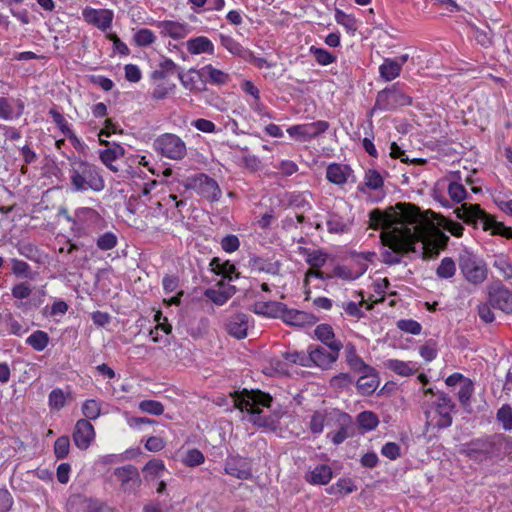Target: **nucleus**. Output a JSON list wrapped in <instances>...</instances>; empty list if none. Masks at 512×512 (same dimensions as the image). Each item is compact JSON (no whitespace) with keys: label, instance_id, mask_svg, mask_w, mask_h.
<instances>
[{"label":"nucleus","instance_id":"a211bd4d","mask_svg":"<svg viewBox=\"0 0 512 512\" xmlns=\"http://www.w3.org/2000/svg\"><path fill=\"white\" fill-rule=\"evenodd\" d=\"M115 476L121 482L124 491H134L141 484L139 472L137 468L132 465L117 468L115 470Z\"/></svg>","mask_w":512,"mask_h":512},{"label":"nucleus","instance_id":"8fccbe9b","mask_svg":"<svg viewBox=\"0 0 512 512\" xmlns=\"http://www.w3.org/2000/svg\"><path fill=\"white\" fill-rule=\"evenodd\" d=\"M474 386L471 380L466 379L463 381V383L460 386V389L458 391V399L461 403V405L466 408L469 406L470 398L473 394Z\"/></svg>","mask_w":512,"mask_h":512},{"label":"nucleus","instance_id":"423d86ee","mask_svg":"<svg viewBox=\"0 0 512 512\" xmlns=\"http://www.w3.org/2000/svg\"><path fill=\"white\" fill-rule=\"evenodd\" d=\"M69 180L74 192L88 190L100 192L105 187L104 179L98 168L87 161L76 158L70 162Z\"/></svg>","mask_w":512,"mask_h":512},{"label":"nucleus","instance_id":"13d9d810","mask_svg":"<svg viewBox=\"0 0 512 512\" xmlns=\"http://www.w3.org/2000/svg\"><path fill=\"white\" fill-rule=\"evenodd\" d=\"M448 193L450 198L457 203L462 202L467 197L466 189L462 184L457 182H451L449 184Z\"/></svg>","mask_w":512,"mask_h":512},{"label":"nucleus","instance_id":"f8f14e48","mask_svg":"<svg viewBox=\"0 0 512 512\" xmlns=\"http://www.w3.org/2000/svg\"><path fill=\"white\" fill-rule=\"evenodd\" d=\"M329 128V123L324 120H318L311 123H305L300 125H294L287 129L288 134L301 142L310 141Z\"/></svg>","mask_w":512,"mask_h":512},{"label":"nucleus","instance_id":"c756f323","mask_svg":"<svg viewBox=\"0 0 512 512\" xmlns=\"http://www.w3.org/2000/svg\"><path fill=\"white\" fill-rule=\"evenodd\" d=\"M401 72V63L398 60L386 58L379 67L380 76L385 81H391L399 76Z\"/></svg>","mask_w":512,"mask_h":512},{"label":"nucleus","instance_id":"6ab92c4d","mask_svg":"<svg viewBox=\"0 0 512 512\" xmlns=\"http://www.w3.org/2000/svg\"><path fill=\"white\" fill-rule=\"evenodd\" d=\"M226 331L236 339H244L248 330V315L237 313L232 315L225 324Z\"/></svg>","mask_w":512,"mask_h":512},{"label":"nucleus","instance_id":"69168bd1","mask_svg":"<svg viewBox=\"0 0 512 512\" xmlns=\"http://www.w3.org/2000/svg\"><path fill=\"white\" fill-rule=\"evenodd\" d=\"M497 418L502 423L504 429H512V409L509 405H503L497 412Z\"/></svg>","mask_w":512,"mask_h":512},{"label":"nucleus","instance_id":"5701e85b","mask_svg":"<svg viewBox=\"0 0 512 512\" xmlns=\"http://www.w3.org/2000/svg\"><path fill=\"white\" fill-rule=\"evenodd\" d=\"M161 29V34L169 36L173 39H182L189 33V27L186 23H179L175 21H162L158 24Z\"/></svg>","mask_w":512,"mask_h":512},{"label":"nucleus","instance_id":"393cba45","mask_svg":"<svg viewBox=\"0 0 512 512\" xmlns=\"http://www.w3.org/2000/svg\"><path fill=\"white\" fill-rule=\"evenodd\" d=\"M187 50L192 55L202 53L214 54V45L211 40L205 36L191 38L186 42Z\"/></svg>","mask_w":512,"mask_h":512},{"label":"nucleus","instance_id":"cd10ccee","mask_svg":"<svg viewBox=\"0 0 512 512\" xmlns=\"http://www.w3.org/2000/svg\"><path fill=\"white\" fill-rule=\"evenodd\" d=\"M203 77V71L196 70L194 68H191L188 73H183L182 70L178 71V78L181 81V84L191 91L193 90H200V88L197 86L198 82H202Z\"/></svg>","mask_w":512,"mask_h":512},{"label":"nucleus","instance_id":"de8ad7c7","mask_svg":"<svg viewBox=\"0 0 512 512\" xmlns=\"http://www.w3.org/2000/svg\"><path fill=\"white\" fill-rule=\"evenodd\" d=\"M155 40H156V36L150 29H147V28L139 29L134 34V41H135L136 45L139 47L149 46V45L153 44L155 42Z\"/></svg>","mask_w":512,"mask_h":512},{"label":"nucleus","instance_id":"2eb2a0df","mask_svg":"<svg viewBox=\"0 0 512 512\" xmlns=\"http://www.w3.org/2000/svg\"><path fill=\"white\" fill-rule=\"evenodd\" d=\"M84 20L100 30L106 31L111 27L113 21V11L109 9H94L86 7L82 12Z\"/></svg>","mask_w":512,"mask_h":512},{"label":"nucleus","instance_id":"20e7f679","mask_svg":"<svg viewBox=\"0 0 512 512\" xmlns=\"http://www.w3.org/2000/svg\"><path fill=\"white\" fill-rule=\"evenodd\" d=\"M233 407L250 413V421L259 427H270L271 417L262 415V407H270L272 396L260 390L235 391L231 393Z\"/></svg>","mask_w":512,"mask_h":512},{"label":"nucleus","instance_id":"1a4fd4ad","mask_svg":"<svg viewBox=\"0 0 512 512\" xmlns=\"http://www.w3.org/2000/svg\"><path fill=\"white\" fill-rule=\"evenodd\" d=\"M459 268L464 278L472 284H481L487 278V265L478 256L468 250L459 254Z\"/></svg>","mask_w":512,"mask_h":512},{"label":"nucleus","instance_id":"052dcab7","mask_svg":"<svg viewBox=\"0 0 512 512\" xmlns=\"http://www.w3.org/2000/svg\"><path fill=\"white\" fill-rule=\"evenodd\" d=\"M96 244L100 250H110L117 245V237L112 232H106L97 239Z\"/></svg>","mask_w":512,"mask_h":512},{"label":"nucleus","instance_id":"603ef678","mask_svg":"<svg viewBox=\"0 0 512 512\" xmlns=\"http://www.w3.org/2000/svg\"><path fill=\"white\" fill-rule=\"evenodd\" d=\"M83 415L90 420H95L100 415V404L94 399L86 400L82 405Z\"/></svg>","mask_w":512,"mask_h":512},{"label":"nucleus","instance_id":"f704fd0d","mask_svg":"<svg viewBox=\"0 0 512 512\" xmlns=\"http://www.w3.org/2000/svg\"><path fill=\"white\" fill-rule=\"evenodd\" d=\"M49 335L42 331H34L27 339L26 344L30 345L36 351H43L49 344Z\"/></svg>","mask_w":512,"mask_h":512},{"label":"nucleus","instance_id":"6e6552de","mask_svg":"<svg viewBox=\"0 0 512 512\" xmlns=\"http://www.w3.org/2000/svg\"><path fill=\"white\" fill-rule=\"evenodd\" d=\"M411 102V97L402 91L398 83H395L377 93L371 112L393 111L399 107L410 105Z\"/></svg>","mask_w":512,"mask_h":512},{"label":"nucleus","instance_id":"39448f33","mask_svg":"<svg viewBox=\"0 0 512 512\" xmlns=\"http://www.w3.org/2000/svg\"><path fill=\"white\" fill-rule=\"evenodd\" d=\"M424 396L431 395L434 400H425V416L427 424L438 428H446L452 424V413L455 412V403L444 392H435L432 388L423 389Z\"/></svg>","mask_w":512,"mask_h":512},{"label":"nucleus","instance_id":"4d7b16f0","mask_svg":"<svg viewBox=\"0 0 512 512\" xmlns=\"http://www.w3.org/2000/svg\"><path fill=\"white\" fill-rule=\"evenodd\" d=\"M493 266L499 270L505 279L512 278V265L503 255L497 256L493 262Z\"/></svg>","mask_w":512,"mask_h":512},{"label":"nucleus","instance_id":"e2e57ef3","mask_svg":"<svg viewBox=\"0 0 512 512\" xmlns=\"http://www.w3.org/2000/svg\"><path fill=\"white\" fill-rule=\"evenodd\" d=\"M363 304L364 300L362 299L359 303L353 301L342 303L341 307L349 316L360 319L363 318L365 315L364 312L361 310Z\"/></svg>","mask_w":512,"mask_h":512},{"label":"nucleus","instance_id":"4468645a","mask_svg":"<svg viewBox=\"0 0 512 512\" xmlns=\"http://www.w3.org/2000/svg\"><path fill=\"white\" fill-rule=\"evenodd\" d=\"M488 302L493 308L512 313V291L500 282L488 287Z\"/></svg>","mask_w":512,"mask_h":512},{"label":"nucleus","instance_id":"e433bc0d","mask_svg":"<svg viewBox=\"0 0 512 512\" xmlns=\"http://www.w3.org/2000/svg\"><path fill=\"white\" fill-rule=\"evenodd\" d=\"M220 42L230 53L247 58L248 50L245 49L240 43L234 40L231 36L220 35Z\"/></svg>","mask_w":512,"mask_h":512},{"label":"nucleus","instance_id":"c03bdc74","mask_svg":"<svg viewBox=\"0 0 512 512\" xmlns=\"http://www.w3.org/2000/svg\"><path fill=\"white\" fill-rule=\"evenodd\" d=\"M49 114L53 118V121L58 126L62 134L68 138H72L74 136L73 131L70 129L68 122L64 118V116L56 109L51 108L49 110Z\"/></svg>","mask_w":512,"mask_h":512},{"label":"nucleus","instance_id":"bb28decb","mask_svg":"<svg viewBox=\"0 0 512 512\" xmlns=\"http://www.w3.org/2000/svg\"><path fill=\"white\" fill-rule=\"evenodd\" d=\"M210 266L214 273L221 275L223 278H226L229 281L233 279V274L236 278L239 277V273L236 271L235 265L232 264L229 260L221 262L218 257H214L210 262Z\"/></svg>","mask_w":512,"mask_h":512},{"label":"nucleus","instance_id":"37998d69","mask_svg":"<svg viewBox=\"0 0 512 512\" xmlns=\"http://www.w3.org/2000/svg\"><path fill=\"white\" fill-rule=\"evenodd\" d=\"M306 254V262L313 268H321L327 261V254L322 250L310 251L304 248Z\"/></svg>","mask_w":512,"mask_h":512},{"label":"nucleus","instance_id":"338daca9","mask_svg":"<svg viewBox=\"0 0 512 512\" xmlns=\"http://www.w3.org/2000/svg\"><path fill=\"white\" fill-rule=\"evenodd\" d=\"M419 353L421 357L428 362L434 360L437 356L436 342L433 340H428L424 345L420 347Z\"/></svg>","mask_w":512,"mask_h":512},{"label":"nucleus","instance_id":"79ce46f5","mask_svg":"<svg viewBox=\"0 0 512 512\" xmlns=\"http://www.w3.org/2000/svg\"><path fill=\"white\" fill-rule=\"evenodd\" d=\"M165 472V467L162 461H150L143 469L145 479L161 478Z\"/></svg>","mask_w":512,"mask_h":512},{"label":"nucleus","instance_id":"a878e982","mask_svg":"<svg viewBox=\"0 0 512 512\" xmlns=\"http://www.w3.org/2000/svg\"><path fill=\"white\" fill-rule=\"evenodd\" d=\"M332 478V470L326 464L317 465L306 475V480L313 485H325Z\"/></svg>","mask_w":512,"mask_h":512},{"label":"nucleus","instance_id":"dca6fc26","mask_svg":"<svg viewBox=\"0 0 512 512\" xmlns=\"http://www.w3.org/2000/svg\"><path fill=\"white\" fill-rule=\"evenodd\" d=\"M281 320L290 326L304 327L315 324L318 321V318L312 313L297 309H289L285 304Z\"/></svg>","mask_w":512,"mask_h":512},{"label":"nucleus","instance_id":"3c124183","mask_svg":"<svg viewBox=\"0 0 512 512\" xmlns=\"http://www.w3.org/2000/svg\"><path fill=\"white\" fill-rule=\"evenodd\" d=\"M365 185L372 190L380 189L383 184V178L377 170L369 169L365 173Z\"/></svg>","mask_w":512,"mask_h":512},{"label":"nucleus","instance_id":"f257e3e1","mask_svg":"<svg viewBox=\"0 0 512 512\" xmlns=\"http://www.w3.org/2000/svg\"><path fill=\"white\" fill-rule=\"evenodd\" d=\"M412 225H414V230L410 227L397 228L382 233L381 243L386 247L381 252L383 263L387 265L399 264L402 256L410 252H415V244L418 241L423 242L422 257L424 259H434L438 257L440 251L427 240L429 228L433 227V223L422 213L421 220Z\"/></svg>","mask_w":512,"mask_h":512},{"label":"nucleus","instance_id":"a18cd8bd","mask_svg":"<svg viewBox=\"0 0 512 512\" xmlns=\"http://www.w3.org/2000/svg\"><path fill=\"white\" fill-rule=\"evenodd\" d=\"M335 21L344 26L347 31L354 32L357 30L356 19L338 8L335 9Z\"/></svg>","mask_w":512,"mask_h":512},{"label":"nucleus","instance_id":"0e129e2a","mask_svg":"<svg viewBox=\"0 0 512 512\" xmlns=\"http://www.w3.org/2000/svg\"><path fill=\"white\" fill-rule=\"evenodd\" d=\"M283 358L292 364H298L304 367H309L308 355H305L303 352H285L283 353Z\"/></svg>","mask_w":512,"mask_h":512},{"label":"nucleus","instance_id":"9d476101","mask_svg":"<svg viewBox=\"0 0 512 512\" xmlns=\"http://www.w3.org/2000/svg\"><path fill=\"white\" fill-rule=\"evenodd\" d=\"M153 147L156 152L172 160H181L187 154L185 142L172 133H164L158 136L154 140Z\"/></svg>","mask_w":512,"mask_h":512},{"label":"nucleus","instance_id":"ddd939ff","mask_svg":"<svg viewBox=\"0 0 512 512\" xmlns=\"http://www.w3.org/2000/svg\"><path fill=\"white\" fill-rule=\"evenodd\" d=\"M191 187L202 197L211 202H217L222 196L221 189L215 179L201 173L191 179Z\"/></svg>","mask_w":512,"mask_h":512},{"label":"nucleus","instance_id":"7ed1b4c3","mask_svg":"<svg viewBox=\"0 0 512 512\" xmlns=\"http://www.w3.org/2000/svg\"><path fill=\"white\" fill-rule=\"evenodd\" d=\"M325 427L330 429L327 433V438H330L334 445L341 444L356 432L352 417L338 409L314 412L310 420L311 431L313 433H321Z\"/></svg>","mask_w":512,"mask_h":512},{"label":"nucleus","instance_id":"72a5a7b5","mask_svg":"<svg viewBox=\"0 0 512 512\" xmlns=\"http://www.w3.org/2000/svg\"><path fill=\"white\" fill-rule=\"evenodd\" d=\"M346 361L352 370L356 372H362V370L368 369V365L358 356L356 348L353 344L348 343L345 346Z\"/></svg>","mask_w":512,"mask_h":512},{"label":"nucleus","instance_id":"774afa93","mask_svg":"<svg viewBox=\"0 0 512 512\" xmlns=\"http://www.w3.org/2000/svg\"><path fill=\"white\" fill-rule=\"evenodd\" d=\"M240 246L239 238L236 235L229 234L226 235L221 240V247L227 253H232L238 250Z\"/></svg>","mask_w":512,"mask_h":512},{"label":"nucleus","instance_id":"6e6d98bb","mask_svg":"<svg viewBox=\"0 0 512 512\" xmlns=\"http://www.w3.org/2000/svg\"><path fill=\"white\" fill-rule=\"evenodd\" d=\"M225 471L227 474L235 476L239 479H248L251 477V471L246 465H242L240 468H237L233 461H228L226 463Z\"/></svg>","mask_w":512,"mask_h":512},{"label":"nucleus","instance_id":"49530a36","mask_svg":"<svg viewBox=\"0 0 512 512\" xmlns=\"http://www.w3.org/2000/svg\"><path fill=\"white\" fill-rule=\"evenodd\" d=\"M356 490V486L350 478H342L330 487L331 494H349Z\"/></svg>","mask_w":512,"mask_h":512},{"label":"nucleus","instance_id":"c9c22d12","mask_svg":"<svg viewBox=\"0 0 512 512\" xmlns=\"http://www.w3.org/2000/svg\"><path fill=\"white\" fill-rule=\"evenodd\" d=\"M179 70L178 66L171 59L164 58L159 63V68L154 70L151 76L155 80H161L165 79L169 74H173Z\"/></svg>","mask_w":512,"mask_h":512},{"label":"nucleus","instance_id":"7c9ffc66","mask_svg":"<svg viewBox=\"0 0 512 512\" xmlns=\"http://www.w3.org/2000/svg\"><path fill=\"white\" fill-rule=\"evenodd\" d=\"M280 262H266L261 257H253L249 260V267L253 271L266 272L272 275H278L280 271Z\"/></svg>","mask_w":512,"mask_h":512},{"label":"nucleus","instance_id":"58836bf2","mask_svg":"<svg viewBox=\"0 0 512 512\" xmlns=\"http://www.w3.org/2000/svg\"><path fill=\"white\" fill-rule=\"evenodd\" d=\"M429 232L430 235L427 234V240L431 242L439 251L446 249L449 242V236H447L441 230L435 228L434 225L433 227L429 228Z\"/></svg>","mask_w":512,"mask_h":512},{"label":"nucleus","instance_id":"5fc2aeb1","mask_svg":"<svg viewBox=\"0 0 512 512\" xmlns=\"http://www.w3.org/2000/svg\"><path fill=\"white\" fill-rule=\"evenodd\" d=\"M397 327L401 331L413 335H419L422 330L421 324L413 319H401L397 322Z\"/></svg>","mask_w":512,"mask_h":512},{"label":"nucleus","instance_id":"aec40b11","mask_svg":"<svg viewBox=\"0 0 512 512\" xmlns=\"http://www.w3.org/2000/svg\"><path fill=\"white\" fill-rule=\"evenodd\" d=\"M363 375L357 380V389L362 395L372 394L379 385V378L374 368L362 370Z\"/></svg>","mask_w":512,"mask_h":512},{"label":"nucleus","instance_id":"9b49d317","mask_svg":"<svg viewBox=\"0 0 512 512\" xmlns=\"http://www.w3.org/2000/svg\"><path fill=\"white\" fill-rule=\"evenodd\" d=\"M342 348V343H333L330 347L310 345L308 347L309 366L313 364L323 370L330 369L337 361Z\"/></svg>","mask_w":512,"mask_h":512},{"label":"nucleus","instance_id":"0eeeda50","mask_svg":"<svg viewBox=\"0 0 512 512\" xmlns=\"http://www.w3.org/2000/svg\"><path fill=\"white\" fill-rule=\"evenodd\" d=\"M457 217L467 224H475L477 219L483 222L484 230H491L492 234L512 239V228L496 221L492 216L481 209L478 204L464 203L455 210Z\"/></svg>","mask_w":512,"mask_h":512},{"label":"nucleus","instance_id":"473e14b6","mask_svg":"<svg viewBox=\"0 0 512 512\" xmlns=\"http://www.w3.org/2000/svg\"><path fill=\"white\" fill-rule=\"evenodd\" d=\"M314 334L316 338L321 341L326 347H330L333 343H342L341 341L335 338V333L331 325L329 324H319L315 330Z\"/></svg>","mask_w":512,"mask_h":512},{"label":"nucleus","instance_id":"bf43d9fd","mask_svg":"<svg viewBox=\"0 0 512 512\" xmlns=\"http://www.w3.org/2000/svg\"><path fill=\"white\" fill-rule=\"evenodd\" d=\"M124 154V150L122 147L117 145L115 148H109L101 151L100 159L105 165H110L113 163L119 156Z\"/></svg>","mask_w":512,"mask_h":512},{"label":"nucleus","instance_id":"a19ab883","mask_svg":"<svg viewBox=\"0 0 512 512\" xmlns=\"http://www.w3.org/2000/svg\"><path fill=\"white\" fill-rule=\"evenodd\" d=\"M309 52L314 56L316 62L322 66H327L336 61V56L326 49L311 46Z\"/></svg>","mask_w":512,"mask_h":512},{"label":"nucleus","instance_id":"09e8293b","mask_svg":"<svg viewBox=\"0 0 512 512\" xmlns=\"http://www.w3.org/2000/svg\"><path fill=\"white\" fill-rule=\"evenodd\" d=\"M139 409L147 414L151 415H162L164 412V406L161 402L156 400H143L139 403Z\"/></svg>","mask_w":512,"mask_h":512},{"label":"nucleus","instance_id":"4be33fe9","mask_svg":"<svg viewBox=\"0 0 512 512\" xmlns=\"http://www.w3.org/2000/svg\"><path fill=\"white\" fill-rule=\"evenodd\" d=\"M58 215L63 216L66 221L73 224H76L77 221L90 220L91 222H98L100 220L99 213L96 210L87 207L78 209L75 215L76 218L72 217L65 207H60Z\"/></svg>","mask_w":512,"mask_h":512},{"label":"nucleus","instance_id":"ea45409f","mask_svg":"<svg viewBox=\"0 0 512 512\" xmlns=\"http://www.w3.org/2000/svg\"><path fill=\"white\" fill-rule=\"evenodd\" d=\"M456 273V265L451 257H444L436 269V275L440 279L452 278Z\"/></svg>","mask_w":512,"mask_h":512},{"label":"nucleus","instance_id":"f03ea898","mask_svg":"<svg viewBox=\"0 0 512 512\" xmlns=\"http://www.w3.org/2000/svg\"><path fill=\"white\" fill-rule=\"evenodd\" d=\"M422 212L413 203L398 202L386 210L375 208L369 212V226L377 230L383 229L381 233L392 231L397 228H409V225L419 222ZM382 234H380V238Z\"/></svg>","mask_w":512,"mask_h":512},{"label":"nucleus","instance_id":"864d4df0","mask_svg":"<svg viewBox=\"0 0 512 512\" xmlns=\"http://www.w3.org/2000/svg\"><path fill=\"white\" fill-rule=\"evenodd\" d=\"M184 454L181 455L183 463L187 466H197L204 462V456L201 450H183Z\"/></svg>","mask_w":512,"mask_h":512},{"label":"nucleus","instance_id":"412c9836","mask_svg":"<svg viewBox=\"0 0 512 512\" xmlns=\"http://www.w3.org/2000/svg\"><path fill=\"white\" fill-rule=\"evenodd\" d=\"M285 304L278 301L256 302L253 305V312L271 318H280Z\"/></svg>","mask_w":512,"mask_h":512},{"label":"nucleus","instance_id":"4c0bfd02","mask_svg":"<svg viewBox=\"0 0 512 512\" xmlns=\"http://www.w3.org/2000/svg\"><path fill=\"white\" fill-rule=\"evenodd\" d=\"M203 76L207 74L209 82L216 85H223L229 81V75L222 70L214 68L208 64L202 68Z\"/></svg>","mask_w":512,"mask_h":512},{"label":"nucleus","instance_id":"c85d7f7f","mask_svg":"<svg viewBox=\"0 0 512 512\" xmlns=\"http://www.w3.org/2000/svg\"><path fill=\"white\" fill-rule=\"evenodd\" d=\"M384 366L402 377L411 376L416 372L415 365H411V362H404L398 359H388L384 362Z\"/></svg>","mask_w":512,"mask_h":512},{"label":"nucleus","instance_id":"f3484780","mask_svg":"<svg viewBox=\"0 0 512 512\" xmlns=\"http://www.w3.org/2000/svg\"><path fill=\"white\" fill-rule=\"evenodd\" d=\"M95 437L93 425L87 419H80L75 425L73 440L78 448H88Z\"/></svg>","mask_w":512,"mask_h":512},{"label":"nucleus","instance_id":"b1692460","mask_svg":"<svg viewBox=\"0 0 512 512\" xmlns=\"http://www.w3.org/2000/svg\"><path fill=\"white\" fill-rule=\"evenodd\" d=\"M351 169L347 165L332 163L326 169V178L336 185H343L347 182Z\"/></svg>","mask_w":512,"mask_h":512},{"label":"nucleus","instance_id":"680f3d73","mask_svg":"<svg viewBox=\"0 0 512 512\" xmlns=\"http://www.w3.org/2000/svg\"><path fill=\"white\" fill-rule=\"evenodd\" d=\"M66 397L61 389H53L49 394V405L51 408L60 410L65 406Z\"/></svg>","mask_w":512,"mask_h":512},{"label":"nucleus","instance_id":"2f4dec72","mask_svg":"<svg viewBox=\"0 0 512 512\" xmlns=\"http://www.w3.org/2000/svg\"><path fill=\"white\" fill-rule=\"evenodd\" d=\"M354 424L356 429L359 428L366 432L375 429L379 424V419L374 412L363 411L357 415L356 423L354 422Z\"/></svg>","mask_w":512,"mask_h":512}]
</instances>
